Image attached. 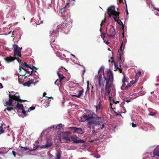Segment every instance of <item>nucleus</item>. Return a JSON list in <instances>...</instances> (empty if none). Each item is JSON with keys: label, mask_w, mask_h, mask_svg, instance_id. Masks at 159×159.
Masks as SVG:
<instances>
[{"label": "nucleus", "mask_w": 159, "mask_h": 159, "mask_svg": "<svg viewBox=\"0 0 159 159\" xmlns=\"http://www.w3.org/2000/svg\"><path fill=\"white\" fill-rule=\"evenodd\" d=\"M83 118L84 119V120L82 121L83 122L85 120L88 121L87 128L89 129L90 132L93 133L95 132V126L102 125L101 129H102L104 127V124H103V122L100 117H97L94 118L93 117V116L91 115H85L83 116Z\"/></svg>", "instance_id": "1"}, {"label": "nucleus", "mask_w": 159, "mask_h": 159, "mask_svg": "<svg viewBox=\"0 0 159 159\" xmlns=\"http://www.w3.org/2000/svg\"><path fill=\"white\" fill-rule=\"evenodd\" d=\"M72 26V22L70 21V19L69 18L67 21H64L59 26H57L58 29L60 28L61 30L65 32H67Z\"/></svg>", "instance_id": "2"}, {"label": "nucleus", "mask_w": 159, "mask_h": 159, "mask_svg": "<svg viewBox=\"0 0 159 159\" xmlns=\"http://www.w3.org/2000/svg\"><path fill=\"white\" fill-rule=\"evenodd\" d=\"M13 47L14 48V58L12 57H10V58H6L5 60H20L19 58H17L16 56H17L21 57V50L22 48L19 47L18 46L16 45H13Z\"/></svg>", "instance_id": "3"}, {"label": "nucleus", "mask_w": 159, "mask_h": 159, "mask_svg": "<svg viewBox=\"0 0 159 159\" xmlns=\"http://www.w3.org/2000/svg\"><path fill=\"white\" fill-rule=\"evenodd\" d=\"M123 37H122L121 39V45L120 46V50H119L118 52V59H119V58H120V60H123L124 58L123 57V50L124 49L125 44L126 42V39L124 37V35L123 34Z\"/></svg>", "instance_id": "4"}, {"label": "nucleus", "mask_w": 159, "mask_h": 159, "mask_svg": "<svg viewBox=\"0 0 159 159\" xmlns=\"http://www.w3.org/2000/svg\"><path fill=\"white\" fill-rule=\"evenodd\" d=\"M52 145V143L47 142L45 145H43L41 147H39L38 145H35L34 144L33 145V148H30L29 150L30 151H33L36 150L38 148H40V149L41 148H48L51 146Z\"/></svg>", "instance_id": "5"}, {"label": "nucleus", "mask_w": 159, "mask_h": 159, "mask_svg": "<svg viewBox=\"0 0 159 159\" xmlns=\"http://www.w3.org/2000/svg\"><path fill=\"white\" fill-rule=\"evenodd\" d=\"M106 83L113 84V75L112 71L110 69L107 71V77H104Z\"/></svg>", "instance_id": "6"}, {"label": "nucleus", "mask_w": 159, "mask_h": 159, "mask_svg": "<svg viewBox=\"0 0 159 159\" xmlns=\"http://www.w3.org/2000/svg\"><path fill=\"white\" fill-rule=\"evenodd\" d=\"M107 34L109 37H113L115 35L116 32L113 25L107 26L106 29Z\"/></svg>", "instance_id": "7"}, {"label": "nucleus", "mask_w": 159, "mask_h": 159, "mask_svg": "<svg viewBox=\"0 0 159 159\" xmlns=\"http://www.w3.org/2000/svg\"><path fill=\"white\" fill-rule=\"evenodd\" d=\"M107 12L110 17L111 16V15L114 16L115 15L119 13L115 11V7L114 6H111L108 8Z\"/></svg>", "instance_id": "8"}, {"label": "nucleus", "mask_w": 159, "mask_h": 159, "mask_svg": "<svg viewBox=\"0 0 159 159\" xmlns=\"http://www.w3.org/2000/svg\"><path fill=\"white\" fill-rule=\"evenodd\" d=\"M106 77L104 75L103 76V78L101 74H99L98 77V82L100 88L102 89L104 86V83L106 80L104 78Z\"/></svg>", "instance_id": "9"}, {"label": "nucleus", "mask_w": 159, "mask_h": 159, "mask_svg": "<svg viewBox=\"0 0 159 159\" xmlns=\"http://www.w3.org/2000/svg\"><path fill=\"white\" fill-rule=\"evenodd\" d=\"M18 93H16L15 94L13 95H12L10 93L8 97L10 98V99H11L13 100V102L14 101V100H15L19 102L20 100V95L19 94L18 95V96H17L16 95L17 94H18Z\"/></svg>", "instance_id": "10"}, {"label": "nucleus", "mask_w": 159, "mask_h": 159, "mask_svg": "<svg viewBox=\"0 0 159 159\" xmlns=\"http://www.w3.org/2000/svg\"><path fill=\"white\" fill-rule=\"evenodd\" d=\"M112 84H110V83H106L105 89V96L107 95H109L110 92L111 91V87Z\"/></svg>", "instance_id": "11"}, {"label": "nucleus", "mask_w": 159, "mask_h": 159, "mask_svg": "<svg viewBox=\"0 0 159 159\" xmlns=\"http://www.w3.org/2000/svg\"><path fill=\"white\" fill-rule=\"evenodd\" d=\"M70 138L72 141H73L74 143H84L85 142V141L84 140L78 139V138L76 135H74L72 136Z\"/></svg>", "instance_id": "12"}, {"label": "nucleus", "mask_w": 159, "mask_h": 159, "mask_svg": "<svg viewBox=\"0 0 159 159\" xmlns=\"http://www.w3.org/2000/svg\"><path fill=\"white\" fill-rule=\"evenodd\" d=\"M69 128L73 130L75 133L77 134H82L84 133L83 130L80 128H78L75 127H70Z\"/></svg>", "instance_id": "13"}, {"label": "nucleus", "mask_w": 159, "mask_h": 159, "mask_svg": "<svg viewBox=\"0 0 159 159\" xmlns=\"http://www.w3.org/2000/svg\"><path fill=\"white\" fill-rule=\"evenodd\" d=\"M81 90H79L78 91V95H72V97H76L78 98L84 99V97L83 96V93L84 92V90L83 88L81 87Z\"/></svg>", "instance_id": "14"}, {"label": "nucleus", "mask_w": 159, "mask_h": 159, "mask_svg": "<svg viewBox=\"0 0 159 159\" xmlns=\"http://www.w3.org/2000/svg\"><path fill=\"white\" fill-rule=\"evenodd\" d=\"M60 11L62 16L64 17L66 16L69 12L68 10L65 7L61 8L60 9Z\"/></svg>", "instance_id": "15"}, {"label": "nucleus", "mask_w": 159, "mask_h": 159, "mask_svg": "<svg viewBox=\"0 0 159 159\" xmlns=\"http://www.w3.org/2000/svg\"><path fill=\"white\" fill-rule=\"evenodd\" d=\"M120 13H117L116 15H115V16L114 17V18L115 20L117 23H119L120 22L122 23V28H124V25L123 23L122 22L121 20L119 19V15Z\"/></svg>", "instance_id": "16"}, {"label": "nucleus", "mask_w": 159, "mask_h": 159, "mask_svg": "<svg viewBox=\"0 0 159 159\" xmlns=\"http://www.w3.org/2000/svg\"><path fill=\"white\" fill-rule=\"evenodd\" d=\"M10 99V98H9V101L4 102L3 104L5 106H11L13 107L14 106V105L13 103V100L11 99Z\"/></svg>", "instance_id": "17"}, {"label": "nucleus", "mask_w": 159, "mask_h": 159, "mask_svg": "<svg viewBox=\"0 0 159 159\" xmlns=\"http://www.w3.org/2000/svg\"><path fill=\"white\" fill-rule=\"evenodd\" d=\"M153 156H152L153 157L155 156L159 157V148H156L153 151Z\"/></svg>", "instance_id": "18"}, {"label": "nucleus", "mask_w": 159, "mask_h": 159, "mask_svg": "<svg viewBox=\"0 0 159 159\" xmlns=\"http://www.w3.org/2000/svg\"><path fill=\"white\" fill-rule=\"evenodd\" d=\"M15 103H16L17 104L16 107V109H17L18 110H22L23 108H24L22 104L21 103H19L18 102H15Z\"/></svg>", "instance_id": "19"}, {"label": "nucleus", "mask_w": 159, "mask_h": 159, "mask_svg": "<svg viewBox=\"0 0 159 159\" xmlns=\"http://www.w3.org/2000/svg\"><path fill=\"white\" fill-rule=\"evenodd\" d=\"M57 74L59 78V82L61 84V81L65 78V77L62 74H60L59 72H57Z\"/></svg>", "instance_id": "20"}, {"label": "nucleus", "mask_w": 159, "mask_h": 159, "mask_svg": "<svg viewBox=\"0 0 159 159\" xmlns=\"http://www.w3.org/2000/svg\"><path fill=\"white\" fill-rule=\"evenodd\" d=\"M62 152L61 150H57L56 155V159H60Z\"/></svg>", "instance_id": "21"}, {"label": "nucleus", "mask_w": 159, "mask_h": 159, "mask_svg": "<svg viewBox=\"0 0 159 159\" xmlns=\"http://www.w3.org/2000/svg\"><path fill=\"white\" fill-rule=\"evenodd\" d=\"M95 107L96 109V112H97V110H102V105L101 104V101H99L98 105L95 106Z\"/></svg>", "instance_id": "22"}, {"label": "nucleus", "mask_w": 159, "mask_h": 159, "mask_svg": "<svg viewBox=\"0 0 159 159\" xmlns=\"http://www.w3.org/2000/svg\"><path fill=\"white\" fill-rule=\"evenodd\" d=\"M33 82V80H29L28 82H25V83L23 84L24 86H27L28 87H29L30 86V85Z\"/></svg>", "instance_id": "23"}, {"label": "nucleus", "mask_w": 159, "mask_h": 159, "mask_svg": "<svg viewBox=\"0 0 159 159\" xmlns=\"http://www.w3.org/2000/svg\"><path fill=\"white\" fill-rule=\"evenodd\" d=\"M123 75H124L123 78L122 79V83L125 82H127V80L128 79L127 77L125 76V74L124 72L122 73Z\"/></svg>", "instance_id": "24"}, {"label": "nucleus", "mask_w": 159, "mask_h": 159, "mask_svg": "<svg viewBox=\"0 0 159 159\" xmlns=\"http://www.w3.org/2000/svg\"><path fill=\"white\" fill-rule=\"evenodd\" d=\"M21 148H23V149H21V151L22 152H24V151H27V150H29L30 149H29L27 147H23L21 146V145H20L19 146Z\"/></svg>", "instance_id": "25"}, {"label": "nucleus", "mask_w": 159, "mask_h": 159, "mask_svg": "<svg viewBox=\"0 0 159 159\" xmlns=\"http://www.w3.org/2000/svg\"><path fill=\"white\" fill-rule=\"evenodd\" d=\"M111 63L112 64V65L113 66V64H114L115 66V70H116L118 68L117 65L116 64L115 61V60H112V61H111Z\"/></svg>", "instance_id": "26"}, {"label": "nucleus", "mask_w": 159, "mask_h": 159, "mask_svg": "<svg viewBox=\"0 0 159 159\" xmlns=\"http://www.w3.org/2000/svg\"><path fill=\"white\" fill-rule=\"evenodd\" d=\"M22 69L24 70L25 71V74L26 73H30V71H29L28 70L25 69L23 68V67H22V66H20L19 67L20 71Z\"/></svg>", "instance_id": "27"}, {"label": "nucleus", "mask_w": 159, "mask_h": 159, "mask_svg": "<svg viewBox=\"0 0 159 159\" xmlns=\"http://www.w3.org/2000/svg\"><path fill=\"white\" fill-rule=\"evenodd\" d=\"M58 30L57 29H56L55 30H53L52 31H51L50 32H52L51 33V34L52 35H54L56 34L58 32Z\"/></svg>", "instance_id": "28"}, {"label": "nucleus", "mask_w": 159, "mask_h": 159, "mask_svg": "<svg viewBox=\"0 0 159 159\" xmlns=\"http://www.w3.org/2000/svg\"><path fill=\"white\" fill-rule=\"evenodd\" d=\"M3 124V123L2 124V125L0 127V134L4 133L5 131L2 129V125Z\"/></svg>", "instance_id": "29"}, {"label": "nucleus", "mask_w": 159, "mask_h": 159, "mask_svg": "<svg viewBox=\"0 0 159 159\" xmlns=\"http://www.w3.org/2000/svg\"><path fill=\"white\" fill-rule=\"evenodd\" d=\"M7 110L8 111H10L11 110H14V108L13 107H7V108H6L4 109V111H6V110Z\"/></svg>", "instance_id": "30"}, {"label": "nucleus", "mask_w": 159, "mask_h": 159, "mask_svg": "<svg viewBox=\"0 0 159 159\" xmlns=\"http://www.w3.org/2000/svg\"><path fill=\"white\" fill-rule=\"evenodd\" d=\"M62 124H60L59 125H58L56 127V128L59 130H61L62 128Z\"/></svg>", "instance_id": "31"}, {"label": "nucleus", "mask_w": 159, "mask_h": 159, "mask_svg": "<svg viewBox=\"0 0 159 159\" xmlns=\"http://www.w3.org/2000/svg\"><path fill=\"white\" fill-rule=\"evenodd\" d=\"M123 84L121 87V89L122 90H126V85L124 82L123 83Z\"/></svg>", "instance_id": "32"}, {"label": "nucleus", "mask_w": 159, "mask_h": 159, "mask_svg": "<svg viewBox=\"0 0 159 159\" xmlns=\"http://www.w3.org/2000/svg\"><path fill=\"white\" fill-rule=\"evenodd\" d=\"M106 138V136L104 134L101 135H100L99 139H97V140H98V139H99L100 140V139H105Z\"/></svg>", "instance_id": "33"}, {"label": "nucleus", "mask_w": 159, "mask_h": 159, "mask_svg": "<svg viewBox=\"0 0 159 159\" xmlns=\"http://www.w3.org/2000/svg\"><path fill=\"white\" fill-rule=\"evenodd\" d=\"M63 139L67 140L68 141L70 142L71 141L69 139V137L68 136H63Z\"/></svg>", "instance_id": "34"}, {"label": "nucleus", "mask_w": 159, "mask_h": 159, "mask_svg": "<svg viewBox=\"0 0 159 159\" xmlns=\"http://www.w3.org/2000/svg\"><path fill=\"white\" fill-rule=\"evenodd\" d=\"M46 94H47L46 93H45V92H44V93H43V97H45L47 98H49V99H53V98H52V97H47V96H46Z\"/></svg>", "instance_id": "35"}, {"label": "nucleus", "mask_w": 159, "mask_h": 159, "mask_svg": "<svg viewBox=\"0 0 159 159\" xmlns=\"http://www.w3.org/2000/svg\"><path fill=\"white\" fill-rule=\"evenodd\" d=\"M56 54L57 56L58 57H61V53L60 52H57L56 53Z\"/></svg>", "instance_id": "36"}, {"label": "nucleus", "mask_w": 159, "mask_h": 159, "mask_svg": "<svg viewBox=\"0 0 159 159\" xmlns=\"http://www.w3.org/2000/svg\"><path fill=\"white\" fill-rule=\"evenodd\" d=\"M30 68L31 70H32L33 69H35V70H38V68H36V67L34 66H31V65H30Z\"/></svg>", "instance_id": "37"}, {"label": "nucleus", "mask_w": 159, "mask_h": 159, "mask_svg": "<svg viewBox=\"0 0 159 159\" xmlns=\"http://www.w3.org/2000/svg\"><path fill=\"white\" fill-rule=\"evenodd\" d=\"M22 63L24 65V66L28 67L30 68V66L29 65H28L26 63L24 62V63L22 62Z\"/></svg>", "instance_id": "38"}, {"label": "nucleus", "mask_w": 159, "mask_h": 159, "mask_svg": "<svg viewBox=\"0 0 159 159\" xmlns=\"http://www.w3.org/2000/svg\"><path fill=\"white\" fill-rule=\"evenodd\" d=\"M132 86L131 84H130V83H129L126 86V89H128L129 88L131 87Z\"/></svg>", "instance_id": "39"}, {"label": "nucleus", "mask_w": 159, "mask_h": 159, "mask_svg": "<svg viewBox=\"0 0 159 159\" xmlns=\"http://www.w3.org/2000/svg\"><path fill=\"white\" fill-rule=\"evenodd\" d=\"M71 132L70 131H66V132H63V134H66L67 135H69L70 134H71Z\"/></svg>", "instance_id": "40"}, {"label": "nucleus", "mask_w": 159, "mask_h": 159, "mask_svg": "<svg viewBox=\"0 0 159 159\" xmlns=\"http://www.w3.org/2000/svg\"><path fill=\"white\" fill-rule=\"evenodd\" d=\"M45 103L46 104V105H44V106H45V107H47L49 106V105L50 104V102L45 101Z\"/></svg>", "instance_id": "41"}, {"label": "nucleus", "mask_w": 159, "mask_h": 159, "mask_svg": "<svg viewBox=\"0 0 159 159\" xmlns=\"http://www.w3.org/2000/svg\"><path fill=\"white\" fill-rule=\"evenodd\" d=\"M35 109V107H30L29 109L28 110V111H29V110L30 111H32L34 110Z\"/></svg>", "instance_id": "42"}, {"label": "nucleus", "mask_w": 159, "mask_h": 159, "mask_svg": "<svg viewBox=\"0 0 159 159\" xmlns=\"http://www.w3.org/2000/svg\"><path fill=\"white\" fill-rule=\"evenodd\" d=\"M21 110L22 111V114L24 115H26V111H25L24 108H23Z\"/></svg>", "instance_id": "43"}, {"label": "nucleus", "mask_w": 159, "mask_h": 159, "mask_svg": "<svg viewBox=\"0 0 159 159\" xmlns=\"http://www.w3.org/2000/svg\"><path fill=\"white\" fill-rule=\"evenodd\" d=\"M112 102H113V103H115V104H117V103H119V101H116L114 99H112Z\"/></svg>", "instance_id": "44"}, {"label": "nucleus", "mask_w": 159, "mask_h": 159, "mask_svg": "<svg viewBox=\"0 0 159 159\" xmlns=\"http://www.w3.org/2000/svg\"><path fill=\"white\" fill-rule=\"evenodd\" d=\"M155 114L156 113H155L151 112L150 113H149L148 114V115L150 116H154Z\"/></svg>", "instance_id": "45"}, {"label": "nucleus", "mask_w": 159, "mask_h": 159, "mask_svg": "<svg viewBox=\"0 0 159 159\" xmlns=\"http://www.w3.org/2000/svg\"><path fill=\"white\" fill-rule=\"evenodd\" d=\"M87 90H89V82L88 81H87Z\"/></svg>", "instance_id": "46"}, {"label": "nucleus", "mask_w": 159, "mask_h": 159, "mask_svg": "<svg viewBox=\"0 0 159 159\" xmlns=\"http://www.w3.org/2000/svg\"><path fill=\"white\" fill-rule=\"evenodd\" d=\"M132 126L133 127H135L137 126V125L135 124H134V123H132Z\"/></svg>", "instance_id": "47"}, {"label": "nucleus", "mask_w": 159, "mask_h": 159, "mask_svg": "<svg viewBox=\"0 0 159 159\" xmlns=\"http://www.w3.org/2000/svg\"><path fill=\"white\" fill-rule=\"evenodd\" d=\"M129 83H130V84H131L132 85L135 83V82L134 80H132L130 81Z\"/></svg>", "instance_id": "48"}, {"label": "nucleus", "mask_w": 159, "mask_h": 159, "mask_svg": "<svg viewBox=\"0 0 159 159\" xmlns=\"http://www.w3.org/2000/svg\"><path fill=\"white\" fill-rule=\"evenodd\" d=\"M104 70V68L102 66L100 69V70L102 72V71L103 72Z\"/></svg>", "instance_id": "49"}, {"label": "nucleus", "mask_w": 159, "mask_h": 159, "mask_svg": "<svg viewBox=\"0 0 159 159\" xmlns=\"http://www.w3.org/2000/svg\"><path fill=\"white\" fill-rule=\"evenodd\" d=\"M53 157V156L51 154H48V157L50 158H52Z\"/></svg>", "instance_id": "50"}, {"label": "nucleus", "mask_w": 159, "mask_h": 159, "mask_svg": "<svg viewBox=\"0 0 159 159\" xmlns=\"http://www.w3.org/2000/svg\"><path fill=\"white\" fill-rule=\"evenodd\" d=\"M12 153L13 154V155H14V157H16V152L14 151H12Z\"/></svg>", "instance_id": "51"}, {"label": "nucleus", "mask_w": 159, "mask_h": 159, "mask_svg": "<svg viewBox=\"0 0 159 159\" xmlns=\"http://www.w3.org/2000/svg\"><path fill=\"white\" fill-rule=\"evenodd\" d=\"M26 101H27V100H21V99H20L19 102H25Z\"/></svg>", "instance_id": "52"}, {"label": "nucleus", "mask_w": 159, "mask_h": 159, "mask_svg": "<svg viewBox=\"0 0 159 159\" xmlns=\"http://www.w3.org/2000/svg\"><path fill=\"white\" fill-rule=\"evenodd\" d=\"M11 31H10L9 32V33H8V34H0V35H2V34H5V35H8V34H11Z\"/></svg>", "instance_id": "53"}, {"label": "nucleus", "mask_w": 159, "mask_h": 159, "mask_svg": "<svg viewBox=\"0 0 159 159\" xmlns=\"http://www.w3.org/2000/svg\"><path fill=\"white\" fill-rule=\"evenodd\" d=\"M126 14L127 15H128V10H127V7L126 6Z\"/></svg>", "instance_id": "54"}, {"label": "nucleus", "mask_w": 159, "mask_h": 159, "mask_svg": "<svg viewBox=\"0 0 159 159\" xmlns=\"http://www.w3.org/2000/svg\"><path fill=\"white\" fill-rule=\"evenodd\" d=\"M118 70H119L120 73H122V70L121 68H119Z\"/></svg>", "instance_id": "55"}, {"label": "nucleus", "mask_w": 159, "mask_h": 159, "mask_svg": "<svg viewBox=\"0 0 159 159\" xmlns=\"http://www.w3.org/2000/svg\"><path fill=\"white\" fill-rule=\"evenodd\" d=\"M13 61L14 60H6L7 63H9Z\"/></svg>", "instance_id": "56"}, {"label": "nucleus", "mask_w": 159, "mask_h": 159, "mask_svg": "<svg viewBox=\"0 0 159 159\" xmlns=\"http://www.w3.org/2000/svg\"><path fill=\"white\" fill-rule=\"evenodd\" d=\"M3 88V86H2V84L0 83V88L1 89Z\"/></svg>", "instance_id": "57"}, {"label": "nucleus", "mask_w": 159, "mask_h": 159, "mask_svg": "<svg viewBox=\"0 0 159 159\" xmlns=\"http://www.w3.org/2000/svg\"><path fill=\"white\" fill-rule=\"evenodd\" d=\"M18 80L19 82L20 83H22L20 81V78H19V76H18Z\"/></svg>", "instance_id": "58"}, {"label": "nucleus", "mask_w": 159, "mask_h": 159, "mask_svg": "<svg viewBox=\"0 0 159 159\" xmlns=\"http://www.w3.org/2000/svg\"><path fill=\"white\" fill-rule=\"evenodd\" d=\"M70 2V1H68L66 3V6H68L69 5Z\"/></svg>", "instance_id": "59"}, {"label": "nucleus", "mask_w": 159, "mask_h": 159, "mask_svg": "<svg viewBox=\"0 0 159 159\" xmlns=\"http://www.w3.org/2000/svg\"><path fill=\"white\" fill-rule=\"evenodd\" d=\"M105 22V21L104 20H102V22L101 24V25H102V23H104Z\"/></svg>", "instance_id": "60"}, {"label": "nucleus", "mask_w": 159, "mask_h": 159, "mask_svg": "<svg viewBox=\"0 0 159 159\" xmlns=\"http://www.w3.org/2000/svg\"><path fill=\"white\" fill-rule=\"evenodd\" d=\"M33 71L32 70L31 71V74L29 75H32V74H33Z\"/></svg>", "instance_id": "61"}, {"label": "nucleus", "mask_w": 159, "mask_h": 159, "mask_svg": "<svg viewBox=\"0 0 159 159\" xmlns=\"http://www.w3.org/2000/svg\"><path fill=\"white\" fill-rule=\"evenodd\" d=\"M125 101L127 103H128V102H130V100H126Z\"/></svg>", "instance_id": "62"}, {"label": "nucleus", "mask_w": 159, "mask_h": 159, "mask_svg": "<svg viewBox=\"0 0 159 159\" xmlns=\"http://www.w3.org/2000/svg\"><path fill=\"white\" fill-rule=\"evenodd\" d=\"M58 81V79H57L55 82V84H56V83Z\"/></svg>", "instance_id": "63"}, {"label": "nucleus", "mask_w": 159, "mask_h": 159, "mask_svg": "<svg viewBox=\"0 0 159 159\" xmlns=\"http://www.w3.org/2000/svg\"><path fill=\"white\" fill-rule=\"evenodd\" d=\"M109 98L110 99H111L112 98V97L110 96H109Z\"/></svg>", "instance_id": "64"}]
</instances>
